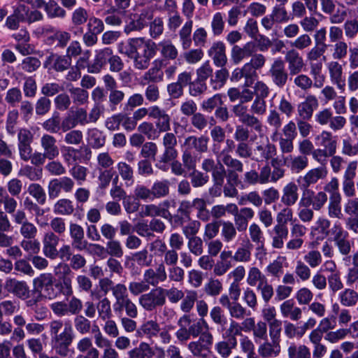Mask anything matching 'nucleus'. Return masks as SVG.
<instances>
[{
	"label": "nucleus",
	"instance_id": "obj_23",
	"mask_svg": "<svg viewBox=\"0 0 358 358\" xmlns=\"http://www.w3.org/2000/svg\"><path fill=\"white\" fill-rule=\"evenodd\" d=\"M301 198H304V201L315 211H319L324 208L328 201L327 194L324 191L315 192L312 190H307L301 194Z\"/></svg>",
	"mask_w": 358,
	"mask_h": 358
},
{
	"label": "nucleus",
	"instance_id": "obj_34",
	"mask_svg": "<svg viewBox=\"0 0 358 358\" xmlns=\"http://www.w3.org/2000/svg\"><path fill=\"white\" fill-rule=\"evenodd\" d=\"M41 145L48 159L52 160L59 155L56 138L50 134H44L41 138Z\"/></svg>",
	"mask_w": 358,
	"mask_h": 358
},
{
	"label": "nucleus",
	"instance_id": "obj_12",
	"mask_svg": "<svg viewBox=\"0 0 358 358\" xmlns=\"http://www.w3.org/2000/svg\"><path fill=\"white\" fill-rule=\"evenodd\" d=\"M75 185L73 180L69 177L64 176L58 178L52 179L48 185V192L50 199L57 198L62 191L69 193L71 192Z\"/></svg>",
	"mask_w": 358,
	"mask_h": 358
},
{
	"label": "nucleus",
	"instance_id": "obj_29",
	"mask_svg": "<svg viewBox=\"0 0 358 358\" xmlns=\"http://www.w3.org/2000/svg\"><path fill=\"white\" fill-rule=\"evenodd\" d=\"M259 343L257 348L259 355L262 358H274L278 357L281 352L280 343L271 340L268 338L262 340Z\"/></svg>",
	"mask_w": 358,
	"mask_h": 358
},
{
	"label": "nucleus",
	"instance_id": "obj_7",
	"mask_svg": "<svg viewBox=\"0 0 358 358\" xmlns=\"http://www.w3.org/2000/svg\"><path fill=\"white\" fill-rule=\"evenodd\" d=\"M138 303L148 312H152L157 308L163 307L166 304V301L162 292V287H157L141 294L138 298Z\"/></svg>",
	"mask_w": 358,
	"mask_h": 358
},
{
	"label": "nucleus",
	"instance_id": "obj_62",
	"mask_svg": "<svg viewBox=\"0 0 358 358\" xmlns=\"http://www.w3.org/2000/svg\"><path fill=\"white\" fill-rule=\"evenodd\" d=\"M341 198L329 199L327 213L330 218L341 220L343 217L341 209Z\"/></svg>",
	"mask_w": 358,
	"mask_h": 358
},
{
	"label": "nucleus",
	"instance_id": "obj_18",
	"mask_svg": "<svg viewBox=\"0 0 358 358\" xmlns=\"http://www.w3.org/2000/svg\"><path fill=\"white\" fill-rule=\"evenodd\" d=\"M327 48L315 45L306 53V59L309 63L310 73L317 76L321 73L322 62L320 57L323 55Z\"/></svg>",
	"mask_w": 358,
	"mask_h": 358
},
{
	"label": "nucleus",
	"instance_id": "obj_27",
	"mask_svg": "<svg viewBox=\"0 0 358 358\" xmlns=\"http://www.w3.org/2000/svg\"><path fill=\"white\" fill-rule=\"evenodd\" d=\"M327 69L331 83L338 90L344 91L345 87V80L343 76V66L337 60L331 61L327 64Z\"/></svg>",
	"mask_w": 358,
	"mask_h": 358
},
{
	"label": "nucleus",
	"instance_id": "obj_45",
	"mask_svg": "<svg viewBox=\"0 0 358 358\" xmlns=\"http://www.w3.org/2000/svg\"><path fill=\"white\" fill-rule=\"evenodd\" d=\"M252 244L246 239L235 251L232 258L237 262H248L251 260Z\"/></svg>",
	"mask_w": 358,
	"mask_h": 358
},
{
	"label": "nucleus",
	"instance_id": "obj_10",
	"mask_svg": "<svg viewBox=\"0 0 358 358\" xmlns=\"http://www.w3.org/2000/svg\"><path fill=\"white\" fill-rule=\"evenodd\" d=\"M13 220L16 225H20V234L24 239H34L37 235L38 229L32 222L28 221L23 210H17L13 215Z\"/></svg>",
	"mask_w": 358,
	"mask_h": 358
},
{
	"label": "nucleus",
	"instance_id": "obj_57",
	"mask_svg": "<svg viewBox=\"0 0 358 358\" xmlns=\"http://www.w3.org/2000/svg\"><path fill=\"white\" fill-rule=\"evenodd\" d=\"M55 214L61 215H70L74 211L73 202L68 199H59L53 206Z\"/></svg>",
	"mask_w": 358,
	"mask_h": 358
},
{
	"label": "nucleus",
	"instance_id": "obj_30",
	"mask_svg": "<svg viewBox=\"0 0 358 358\" xmlns=\"http://www.w3.org/2000/svg\"><path fill=\"white\" fill-rule=\"evenodd\" d=\"M157 50L159 51L161 58L157 59L164 60V64L167 65V62L175 60L178 56V50L176 45L169 39H165L157 44Z\"/></svg>",
	"mask_w": 358,
	"mask_h": 358
},
{
	"label": "nucleus",
	"instance_id": "obj_49",
	"mask_svg": "<svg viewBox=\"0 0 358 358\" xmlns=\"http://www.w3.org/2000/svg\"><path fill=\"white\" fill-rule=\"evenodd\" d=\"M87 141L90 145L94 149H99L106 143V136L102 131L94 128L87 131Z\"/></svg>",
	"mask_w": 358,
	"mask_h": 358
},
{
	"label": "nucleus",
	"instance_id": "obj_47",
	"mask_svg": "<svg viewBox=\"0 0 358 358\" xmlns=\"http://www.w3.org/2000/svg\"><path fill=\"white\" fill-rule=\"evenodd\" d=\"M288 358H311L310 349L303 344L292 343L287 348Z\"/></svg>",
	"mask_w": 358,
	"mask_h": 358
},
{
	"label": "nucleus",
	"instance_id": "obj_44",
	"mask_svg": "<svg viewBox=\"0 0 358 358\" xmlns=\"http://www.w3.org/2000/svg\"><path fill=\"white\" fill-rule=\"evenodd\" d=\"M159 328L160 324L157 320H150L141 325L138 329V333L139 335H143L149 339H152L158 337Z\"/></svg>",
	"mask_w": 358,
	"mask_h": 358
},
{
	"label": "nucleus",
	"instance_id": "obj_24",
	"mask_svg": "<svg viewBox=\"0 0 358 358\" xmlns=\"http://www.w3.org/2000/svg\"><path fill=\"white\" fill-rule=\"evenodd\" d=\"M76 350L79 352L75 358H99V351L93 346L90 337H83L76 343Z\"/></svg>",
	"mask_w": 358,
	"mask_h": 358
},
{
	"label": "nucleus",
	"instance_id": "obj_56",
	"mask_svg": "<svg viewBox=\"0 0 358 358\" xmlns=\"http://www.w3.org/2000/svg\"><path fill=\"white\" fill-rule=\"evenodd\" d=\"M187 349L193 356L200 358H208L211 352L210 349L199 341L189 343Z\"/></svg>",
	"mask_w": 358,
	"mask_h": 358
},
{
	"label": "nucleus",
	"instance_id": "obj_50",
	"mask_svg": "<svg viewBox=\"0 0 358 358\" xmlns=\"http://www.w3.org/2000/svg\"><path fill=\"white\" fill-rule=\"evenodd\" d=\"M340 303L345 307H352L358 302V292L355 290L346 288L338 294Z\"/></svg>",
	"mask_w": 358,
	"mask_h": 358
},
{
	"label": "nucleus",
	"instance_id": "obj_28",
	"mask_svg": "<svg viewBox=\"0 0 358 358\" xmlns=\"http://www.w3.org/2000/svg\"><path fill=\"white\" fill-rule=\"evenodd\" d=\"M315 143L320 148H323L334 154L337 151V141L332 133L327 130H322L315 136Z\"/></svg>",
	"mask_w": 358,
	"mask_h": 358
},
{
	"label": "nucleus",
	"instance_id": "obj_25",
	"mask_svg": "<svg viewBox=\"0 0 358 358\" xmlns=\"http://www.w3.org/2000/svg\"><path fill=\"white\" fill-rule=\"evenodd\" d=\"M208 55L216 66L224 67L227 62L226 46L222 41L214 42L208 50Z\"/></svg>",
	"mask_w": 358,
	"mask_h": 358
},
{
	"label": "nucleus",
	"instance_id": "obj_4",
	"mask_svg": "<svg viewBox=\"0 0 358 358\" xmlns=\"http://www.w3.org/2000/svg\"><path fill=\"white\" fill-rule=\"evenodd\" d=\"M162 145L164 148L163 153L159 156L156 166L165 171L166 164L176 159L178 152L176 149L177 138L173 133H166L162 138Z\"/></svg>",
	"mask_w": 358,
	"mask_h": 358
},
{
	"label": "nucleus",
	"instance_id": "obj_36",
	"mask_svg": "<svg viewBox=\"0 0 358 358\" xmlns=\"http://www.w3.org/2000/svg\"><path fill=\"white\" fill-rule=\"evenodd\" d=\"M145 39L143 37L131 38L125 41H121L117 45V51L131 59Z\"/></svg>",
	"mask_w": 358,
	"mask_h": 358
},
{
	"label": "nucleus",
	"instance_id": "obj_8",
	"mask_svg": "<svg viewBox=\"0 0 358 358\" xmlns=\"http://www.w3.org/2000/svg\"><path fill=\"white\" fill-rule=\"evenodd\" d=\"M328 171L326 166H317L308 171L304 175L299 176L296 179L302 192L312 190L310 187L316 184L320 180L326 178Z\"/></svg>",
	"mask_w": 358,
	"mask_h": 358
},
{
	"label": "nucleus",
	"instance_id": "obj_17",
	"mask_svg": "<svg viewBox=\"0 0 358 358\" xmlns=\"http://www.w3.org/2000/svg\"><path fill=\"white\" fill-rule=\"evenodd\" d=\"M71 65V59L66 55H59L56 53H50L43 63V66L50 70L57 72H63L67 70Z\"/></svg>",
	"mask_w": 358,
	"mask_h": 358
},
{
	"label": "nucleus",
	"instance_id": "obj_15",
	"mask_svg": "<svg viewBox=\"0 0 358 358\" xmlns=\"http://www.w3.org/2000/svg\"><path fill=\"white\" fill-rule=\"evenodd\" d=\"M164 60L155 59L152 66L141 77V84L145 85L149 83H157L164 80V71L165 67Z\"/></svg>",
	"mask_w": 358,
	"mask_h": 358
},
{
	"label": "nucleus",
	"instance_id": "obj_35",
	"mask_svg": "<svg viewBox=\"0 0 358 358\" xmlns=\"http://www.w3.org/2000/svg\"><path fill=\"white\" fill-rule=\"evenodd\" d=\"M284 162L292 173H299L308 166L309 160L304 155H290L284 158Z\"/></svg>",
	"mask_w": 358,
	"mask_h": 358
},
{
	"label": "nucleus",
	"instance_id": "obj_55",
	"mask_svg": "<svg viewBox=\"0 0 358 358\" xmlns=\"http://www.w3.org/2000/svg\"><path fill=\"white\" fill-rule=\"evenodd\" d=\"M96 304L98 317L101 320H106L112 317L111 303L108 298H102Z\"/></svg>",
	"mask_w": 358,
	"mask_h": 358
},
{
	"label": "nucleus",
	"instance_id": "obj_3",
	"mask_svg": "<svg viewBox=\"0 0 358 358\" xmlns=\"http://www.w3.org/2000/svg\"><path fill=\"white\" fill-rule=\"evenodd\" d=\"M157 52V44L151 39H145L138 50L134 52L131 59L133 61L134 67L138 70L147 69L151 59Z\"/></svg>",
	"mask_w": 358,
	"mask_h": 358
},
{
	"label": "nucleus",
	"instance_id": "obj_40",
	"mask_svg": "<svg viewBox=\"0 0 358 358\" xmlns=\"http://www.w3.org/2000/svg\"><path fill=\"white\" fill-rule=\"evenodd\" d=\"M289 230L287 225L275 224L271 233L272 238V246L276 249H281L284 246L285 241L287 240Z\"/></svg>",
	"mask_w": 358,
	"mask_h": 358
},
{
	"label": "nucleus",
	"instance_id": "obj_39",
	"mask_svg": "<svg viewBox=\"0 0 358 358\" xmlns=\"http://www.w3.org/2000/svg\"><path fill=\"white\" fill-rule=\"evenodd\" d=\"M280 311L283 317L289 318L292 321H298L302 317L301 309L295 306L292 299L286 300L281 303Z\"/></svg>",
	"mask_w": 358,
	"mask_h": 358
},
{
	"label": "nucleus",
	"instance_id": "obj_21",
	"mask_svg": "<svg viewBox=\"0 0 358 358\" xmlns=\"http://www.w3.org/2000/svg\"><path fill=\"white\" fill-rule=\"evenodd\" d=\"M5 288L19 299H27L29 296V287L24 281L17 280L15 278H7L5 282Z\"/></svg>",
	"mask_w": 358,
	"mask_h": 358
},
{
	"label": "nucleus",
	"instance_id": "obj_2",
	"mask_svg": "<svg viewBox=\"0 0 358 358\" xmlns=\"http://www.w3.org/2000/svg\"><path fill=\"white\" fill-rule=\"evenodd\" d=\"M63 269L64 276L61 282L54 285L52 283L47 289L43 290L40 296L48 300H54L59 297L62 294L66 297H69L73 293L72 287L73 273L67 264H61Z\"/></svg>",
	"mask_w": 358,
	"mask_h": 358
},
{
	"label": "nucleus",
	"instance_id": "obj_14",
	"mask_svg": "<svg viewBox=\"0 0 358 358\" xmlns=\"http://www.w3.org/2000/svg\"><path fill=\"white\" fill-rule=\"evenodd\" d=\"M150 110V117L155 120V127L159 131V135L161 133H169L168 131L171 129L170 115L157 105L152 106Z\"/></svg>",
	"mask_w": 358,
	"mask_h": 358
},
{
	"label": "nucleus",
	"instance_id": "obj_16",
	"mask_svg": "<svg viewBox=\"0 0 358 358\" xmlns=\"http://www.w3.org/2000/svg\"><path fill=\"white\" fill-rule=\"evenodd\" d=\"M143 278L149 287H159V284L167 280V272L164 264L160 263L155 269L152 268L145 269Z\"/></svg>",
	"mask_w": 358,
	"mask_h": 358
},
{
	"label": "nucleus",
	"instance_id": "obj_31",
	"mask_svg": "<svg viewBox=\"0 0 358 358\" xmlns=\"http://www.w3.org/2000/svg\"><path fill=\"white\" fill-rule=\"evenodd\" d=\"M299 185L294 181L287 182L282 189L280 201L285 206H294L299 198Z\"/></svg>",
	"mask_w": 358,
	"mask_h": 358
},
{
	"label": "nucleus",
	"instance_id": "obj_41",
	"mask_svg": "<svg viewBox=\"0 0 358 358\" xmlns=\"http://www.w3.org/2000/svg\"><path fill=\"white\" fill-rule=\"evenodd\" d=\"M17 147L20 156L31 149V144L34 140L33 133L27 128H21L17 133Z\"/></svg>",
	"mask_w": 358,
	"mask_h": 358
},
{
	"label": "nucleus",
	"instance_id": "obj_20",
	"mask_svg": "<svg viewBox=\"0 0 358 358\" xmlns=\"http://www.w3.org/2000/svg\"><path fill=\"white\" fill-rule=\"evenodd\" d=\"M59 238L52 231L45 233L43 239V252L44 255L50 259H55L57 255V246L59 245Z\"/></svg>",
	"mask_w": 358,
	"mask_h": 358
},
{
	"label": "nucleus",
	"instance_id": "obj_33",
	"mask_svg": "<svg viewBox=\"0 0 358 358\" xmlns=\"http://www.w3.org/2000/svg\"><path fill=\"white\" fill-rule=\"evenodd\" d=\"M208 141L209 138L205 136L199 137L189 136L185 139L183 148L189 152L194 150L198 152L203 153L208 150Z\"/></svg>",
	"mask_w": 358,
	"mask_h": 358
},
{
	"label": "nucleus",
	"instance_id": "obj_46",
	"mask_svg": "<svg viewBox=\"0 0 358 358\" xmlns=\"http://www.w3.org/2000/svg\"><path fill=\"white\" fill-rule=\"evenodd\" d=\"M128 358H152L154 352L150 345L145 342H141L138 346L127 352Z\"/></svg>",
	"mask_w": 358,
	"mask_h": 358
},
{
	"label": "nucleus",
	"instance_id": "obj_38",
	"mask_svg": "<svg viewBox=\"0 0 358 358\" xmlns=\"http://www.w3.org/2000/svg\"><path fill=\"white\" fill-rule=\"evenodd\" d=\"M331 222L324 217H319L310 228V235L317 239H324L329 236Z\"/></svg>",
	"mask_w": 358,
	"mask_h": 358
},
{
	"label": "nucleus",
	"instance_id": "obj_11",
	"mask_svg": "<svg viewBox=\"0 0 358 358\" xmlns=\"http://www.w3.org/2000/svg\"><path fill=\"white\" fill-rule=\"evenodd\" d=\"M154 15V10L151 7H146L141 10L139 14H134L130 22L125 26L124 32L127 34L135 31H141L144 29L148 21L151 20Z\"/></svg>",
	"mask_w": 358,
	"mask_h": 358
},
{
	"label": "nucleus",
	"instance_id": "obj_48",
	"mask_svg": "<svg viewBox=\"0 0 358 358\" xmlns=\"http://www.w3.org/2000/svg\"><path fill=\"white\" fill-rule=\"evenodd\" d=\"M191 319L189 315H184L178 321L180 328L176 332V337L180 343H185L190 339L191 336L186 328L185 324H189Z\"/></svg>",
	"mask_w": 358,
	"mask_h": 358
},
{
	"label": "nucleus",
	"instance_id": "obj_58",
	"mask_svg": "<svg viewBox=\"0 0 358 358\" xmlns=\"http://www.w3.org/2000/svg\"><path fill=\"white\" fill-rule=\"evenodd\" d=\"M54 282V278L51 273H44L33 280L34 289L39 294Z\"/></svg>",
	"mask_w": 358,
	"mask_h": 358
},
{
	"label": "nucleus",
	"instance_id": "obj_6",
	"mask_svg": "<svg viewBox=\"0 0 358 358\" xmlns=\"http://www.w3.org/2000/svg\"><path fill=\"white\" fill-rule=\"evenodd\" d=\"M113 310L118 317L122 316L124 312H125L127 316L131 318H136L138 315L137 306L129 298L127 293V288L123 290V292L115 299V302L113 304Z\"/></svg>",
	"mask_w": 358,
	"mask_h": 358
},
{
	"label": "nucleus",
	"instance_id": "obj_60",
	"mask_svg": "<svg viewBox=\"0 0 358 358\" xmlns=\"http://www.w3.org/2000/svg\"><path fill=\"white\" fill-rule=\"evenodd\" d=\"M167 213H169L168 210L161 208L160 206L151 203L142 206L141 215L142 217L162 216L166 217Z\"/></svg>",
	"mask_w": 358,
	"mask_h": 358
},
{
	"label": "nucleus",
	"instance_id": "obj_1",
	"mask_svg": "<svg viewBox=\"0 0 358 358\" xmlns=\"http://www.w3.org/2000/svg\"><path fill=\"white\" fill-rule=\"evenodd\" d=\"M49 334L52 348L56 354L66 357L69 352V347L75 338L71 324L59 319L53 320L49 323Z\"/></svg>",
	"mask_w": 358,
	"mask_h": 358
},
{
	"label": "nucleus",
	"instance_id": "obj_13",
	"mask_svg": "<svg viewBox=\"0 0 358 358\" xmlns=\"http://www.w3.org/2000/svg\"><path fill=\"white\" fill-rule=\"evenodd\" d=\"M277 155V148L275 145L271 143L269 140L266 139V143H257L255 144L252 150V160L256 162H268L275 157Z\"/></svg>",
	"mask_w": 358,
	"mask_h": 358
},
{
	"label": "nucleus",
	"instance_id": "obj_19",
	"mask_svg": "<svg viewBox=\"0 0 358 358\" xmlns=\"http://www.w3.org/2000/svg\"><path fill=\"white\" fill-rule=\"evenodd\" d=\"M285 61L287 64L289 73L292 76L300 73L305 67L303 57L294 49L287 51L285 55Z\"/></svg>",
	"mask_w": 358,
	"mask_h": 358
},
{
	"label": "nucleus",
	"instance_id": "obj_26",
	"mask_svg": "<svg viewBox=\"0 0 358 358\" xmlns=\"http://www.w3.org/2000/svg\"><path fill=\"white\" fill-rule=\"evenodd\" d=\"M255 50V44L252 41L243 46L234 45L231 50V59L235 64H238L244 59L251 57Z\"/></svg>",
	"mask_w": 358,
	"mask_h": 358
},
{
	"label": "nucleus",
	"instance_id": "obj_52",
	"mask_svg": "<svg viewBox=\"0 0 358 358\" xmlns=\"http://www.w3.org/2000/svg\"><path fill=\"white\" fill-rule=\"evenodd\" d=\"M169 186L170 182L166 179L154 182L151 187L153 199H161L168 196L169 194Z\"/></svg>",
	"mask_w": 358,
	"mask_h": 358
},
{
	"label": "nucleus",
	"instance_id": "obj_5",
	"mask_svg": "<svg viewBox=\"0 0 358 358\" xmlns=\"http://www.w3.org/2000/svg\"><path fill=\"white\" fill-rule=\"evenodd\" d=\"M285 171V169L279 164L278 159H272L271 165L266 163L259 168L258 172L259 185L276 183L284 178Z\"/></svg>",
	"mask_w": 358,
	"mask_h": 358
},
{
	"label": "nucleus",
	"instance_id": "obj_54",
	"mask_svg": "<svg viewBox=\"0 0 358 358\" xmlns=\"http://www.w3.org/2000/svg\"><path fill=\"white\" fill-rule=\"evenodd\" d=\"M205 294L211 297L220 295L223 291V285L220 280L210 278L203 287Z\"/></svg>",
	"mask_w": 358,
	"mask_h": 358
},
{
	"label": "nucleus",
	"instance_id": "obj_61",
	"mask_svg": "<svg viewBox=\"0 0 358 358\" xmlns=\"http://www.w3.org/2000/svg\"><path fill=\"white\" fill-rule=\"evenodd\" d=\"M24 162L31 161V164L37 166L43 165L48 157L43 153L38 151L32 152V148L20 156Z\"/></svg>",
	"mask_w": 358,
	"mask_h": 358
},
{
	"label": "nucleus",
	"instance_id": "obj_63",
	"mask_svg": "<svg viewBox=\"0 0 358 358\" xmlns=\"http://www.w3.org/2000/svg\"><path fill=\"white\" fill-rule=\"evenodd\" d=\"M69 91L74 104L82 106L88 102L89 93L86 90L81 87H72Z\"/></svg>",
	"mask_w": 358,
	"mask_h": 358
},
{
	"label": "nucleus",
	"instance_id": "obj_42",
	"mask_svg": "<svg viewBox=\"0 0 358 358\" xmlns=\"http://www.w3.org/2000/svg\"><path fill=\"white\" fill-rule=\"evenodd\" d=\"M99 285L101 290L105 294L112 292L113 297L115 299L127 287L122 283L115 284L114 282L108 278H103L99 280Z\"/></svg>",
	"mask_w": 358,
	"mask_h": 358
},
{
	"label": "nucleus",
	"instance_id": "obj_51",
	"mask_svg": "<svg viewBox=\"0 0 358 358\" xmlns=\"http://www.w3.org/2000/svg\"><path fill=\"white\" fill-rule=\"evenodd\" d=\"M193 27V21L192 20H187L179 31V37L181 43L182 48L187 50L190 48L192 45L191 33Z\"/></svg>",
	"mask_w": 358,
	"mask_h": 358
},
{
	"label": "nucleus",
	"instance_id": "obj_22",
	"mask_svg": "<svg viewBox=\"0 0 358 358\" xmlns=\"http://www.w3.org/2000/svg\"><path fill=\"white\" fill-rule=\"evenodd\" d=\"M319 102L313 94H308L305 100L297 106L299 119L310 120L315 110L318 108Z\"/></svg>",
	"mask_w": 358,
	"mask_h": 358
},
{
	"label": "nucleus",
	"instance_id": "obj_37",
	"mask_svg": "<svg viewBox=\"0 0 358 358\" xmlns=\"http://www.w3.org/2000/svg\"><path fill=\"white\" fill-rule=\"evenodd\" d=\"M112 53L113 50L109 48L99 50L96 52L93 63L88 66V72L91 73H99L101 69L108 62Z\"/></svg>",
	"mask_w": 358,
	"mask_h": 358
},
{
	"label": "nucleus",
	"instance_id": "obj_64",
	"mask_svg": "<svg viewBox=\"0 0 358 358\" xmlns=\"http://www.w3.org/2000/svg\"><path fill=\"white\" fill-rule=\"evenodd\" d=\"M222 229L221 236L224 243L233 241L237 235V229L234 223L230 221H224L221 222Z\"/></svg>",
	"mask_w": 358,
	"mask_h": 358
},
{
	"label": "nucleus",
	"instance_id": "obj_43",
	"mask_svg": "<svg viewBox=\"0 0 358 358\" xmlns=\"http://www.w3.org/2000/svg\"><path fill=\"white\" fill-rule=\"evenodd\" d=\"M237 345L236 338L229 337L227 341H221L215 343V349L217 353L222 358H228L232 353L233 349Z\"/></svg>",
	"mask_w": 358,
	"mask_h": 358
},
{
	"label": "nucleus",
	"instance_id": "obj_53",
	"mask_svg": "<svg viewBox=\"0 0 358 358\" xmlns=\"http://www.w3.org/2000/svg\"><path fill=\"white\" fill-rule=\"evenodd\" d=\"M298 217L304 223L310 222L314 217V210L310 208V205L304 201V198H300L298 203Z\"/></svg>",
	"mask_w": 358,
	"mask_h": 358
},
{
	"label": "nucleus",
	"instance_id": "obj_9",
	"mask_svg": "<svg viewBox=\"0 0 358 358\" xmlns=\"http://www.w3.org/2000/svg\"><path fill=\"white\" fill-rule=\"evenodd\" d=\"M272 83L278 88H283L287 83L289 73L285 69L284 61L275 59L268 71Z\"/></svg>",
	"mask_w": 358,
	"mask_h": 358
},
{
	"label": "nucleus",
	"instance_id": "obj_32",
	"mask_svg": "<svg viewBox=\"0 0 358 358\" xmlns=\"http://www.w3.org/2000/svg\"><path fill=\"white\" fill-rule=\"evenodd\" d=\"M27 6L20 4L16 6L11 15L7 17L5 27L10 30H17L21 22H25Z\"/></svg>",
	"mask_w": 358,
	"mask_h": 358
},
{
	"label": "nucleus",
	"instance_id": "obj_59",
	"mask_svg": "<svg viewBox=\"0 0 358 358\" xmlns=\"http://www.w3.org/2000/svg\"><path fill=\"white\" fill-rule=\"evenodd\" d=\"M237 205L233 203H227L226 206L220 204L212 207L210 214L215 219H220L226 215L227 213L229 214L236 213Z\"/></svg>",
	"mask_w": 358,
	"mask_h": 358
}]
</instances>
